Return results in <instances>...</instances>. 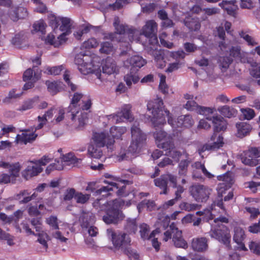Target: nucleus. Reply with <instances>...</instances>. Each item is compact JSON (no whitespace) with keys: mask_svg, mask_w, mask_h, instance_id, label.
Here are the masks:
<instances>
[{"mask_svg":"<svg viewBox=\"0 0 260 260\" xmlns=\"http://www.w3.org/2000/svg\"><path fill=\"white\" fill-rule=\"evenodd\" d=\"M249 248L251 252L260 255V242L251 241L249 244Z\"/></svg>","mask_w":260,"mask_h":260,"instance_id":"nucleus-51","label":"nucleus"},{"mask_svg":"<svg viewBox=\"0 0 260 260\" xmlns=\"http://www.w3.org/2000/svg\"><path fill=\"white\" fill-rule=\"evenodd\" d=\"M92 139L96 145L100 147L106 146L108 148H111V146L115 143V140L108 134L104 132L94 133Z\"/></svg>","mask_w":260,"mask_h":260,"instance_id":"nucleus-12","label":"nucleus"},{"mask_svg":"<svg viewBox=\"0 0 260 260\" xmlns=\"http://www.w3.org/2000/svg\"><path fill=\"white\" fill-rule=\"evenodd\" d=\"M132 106L130 104L124 105L121 109L120 112H118L116 114V120L117 122H120L123 120V119H125L129 121L133 120V115L131 112Z\"/></svg>","mask_w":260,"mask_h":260,"instance_id":"nucleus-17","label":"nucleus"},{"mask_svg":"<svg viewBox=\"0 0 260 260\" xmlns=\"http://www.w3.org/2000/svg\"><path fill=\"white\" fill-rule=\"evenodd\" d=\"M98 45V42L94 38H90L88 40L84 41L82 46L81 48L83 49H90L93 48L97 47Z\"/></svg>","mask_w":260,"mask_h":260,"instance_id":"nucleus-45","label":"nucleus"},{"mask_svg":"<svg viewBox=\"0 0 260 260\" xmlns=\"http://www.w3.org/2000/svg\"><path fill=\"white\" fill-rule=\"evenodd\" d=\"M104 183L105 184H108L111 186L110 187L116 188V189L119 188L116 191V194L119 197H126L128 195V193L125 191L126 186L125 185V184H128L129 183V181L126 180H122L120 181V183L123 184V185L121 186H119L118 183H116L113 182H109V181L105 180Z\"/></svg>","mask_w":260,"mask_h":260,"instance_id":"nucleus-23","label":"nucleus"},{"mask_svg":"<svg viewBox=\"0 0 260 260\" xmlns=\"http://www.w3.org/2000/svg\"><path fill=\"white\" fill-rule=\"evenodd\" d=\"M125 204L120 199L106 201L104 199H97L92 203L93 207L99 211H104L105 215L103 220L106 224H118L125 217L121 209Z\"/></svg>","mask_w":260,"mask_h":260,"instance_id":"nucleus-2","label":"nucleus"},{"mask_svg":"<svg viewBox=\"0 0 260 260\" xmlns=\"http://www.w3.org/2000/svg\"><path fill=\"white\" fill-rule=\"evenodd\" d=\"M140 235L141 238L144 239H149L154 237V231H153L149 235V227L146 224L143 223L140 225Z\"/></svg>","mask_w":260,"mask_h":260,"instance_id":"nucleus-36","label":"nucleus"},{"mask_svg":"<svg viewBox=\"0 0 260 260\" xmlns=\"http://www.w3.org/2000/svg\"><path fill=\"white\" fill-rule=\"evenodd\" d=\"M184 23L190 31H197L201 27V24L197 18H186L184 20Z\"/></svg>","mask_w":260,"mask_h":260,"instance_id":"nucleus-31","label":"nucleus"},{"mask_svg":"<svg viewBox=\"0 0 260 260\" xmlns=\"http://www.w3.org/2000/svg\"><path fill=\"white\" fill-rule=\"evenodd\" d=\"M117 34L124 35L126 34L130 41H133L135 38L134 36L136 32V30L132 28H129L128 26L123 24L116 25L115 28Z\"/></svg>","mask_w":260,"mask_h":260,"instance_id":"nucleus-24","label":"nucleus"},{"mask_svg":"<svg viewBox=\"0 0 260 260\" xmlns=\"http://www.w3.org/2000/svg\"><path fill=\"white\" fill-rule=\"evenodd\" d=\"M127 61L131 66L130 70L137 72L146 63V60L142 57L139 55L132 56L127 59Z\"/></svg>","mask_w":260,"mask_h":260,"instance_id":"nucleus-21","label":"nucleus"},{"mask_svg":"<svg viewBox=\"0 0 260 260\" xmlns=\"http://www.w3.org/2000/svg\"><path fill=\"white\" fill-rule=\"evenodd\" d=\"M259 151L256 148H252L244 152L242 156V162L246 165L255 166L258 164Z\"/></svg>","mask_w":260,"mask_h":260,"instance_id":"nucleus-14","label":"nucleus"},{"mask_svg":"<svg viewBox=\"0 0 260 260\" xmlns=\"http://www.w3.org/2000/svg\"><path fill=\"white\" fill-rule=\"evenodd\" d=\"M237 128V137L243 138L249 134L252 127L251 126L246 122H240L236 124Z\"/></svg>","mask_w":260,"mask_h":260,"instance_id":"nucleus-25","label":"nucleus"},{"mask_svg":"<svg viewBox=\"0 0 260 260\" xmlns=\"http://www.w3.org/2000/svg\"><path fill=\"white\" fill-rule=\"evenodd\" d=\"M157 24L153 20L146 22V24L142 28V34L149 39V42L154 47L158 44L156 36Z\"/></svg>","mask_w":260,"mask_h":260,"instance_id":"nucleus-10","label":"nucleus"},{"mask_svg":"<svg viewBox=\"0 0 260 260\" xmlns=\"http://www.w3.org/2000/svg\"><path fill=\"white\" fill-rule=\"evenodd\" d=\"M138 229V223L136 218H127L124 225V230L128 234H135Z\"/></svg>","mask_w":260,"mask_h":260,"instance_id":"nucleus-29","label":"nucleus"},{"mask_svg":"<svg viewBox=\"0 0 260 260\" xmlns=\"http://www.w3.org/2000/svg\"><path fill=\"white\" fill-rule=\"evenodd\" d=\"M163 101L161 98L149 101L147 105L148 110L151 111L152 117L151 121L156 130L157 128H161L166 122V117L163 113ZM153 136L158 148L165 150L174 148V144L172 137L165 131L161 129L156 131L153 133Z\"/></svg>","mask_w":260,"mask_h":260,"instance_id":"nucleus-1","label":"nucleus"},{"mask_svg":"<svg viewBox=\"0 0 260 260\" xmlns=\"http://www.w3.org/2000/svg\"><path fill=\"white\" fill-rule=\"evenodd\" d=\"M101 147L90 145L88 148V152L90 157L96 159H100L103 155V152Z\"/></svg>","mask_w":260,"mask_h":260,"instance_id":"nucleus-34","label":"nucleus"},{"mask_svg":"<svg viewBox=\"0 0 260 260\" xmlns=\"http://www.w3.org/2000/svg\"><path fill=\"white\" fill-rule=\"evenodd\" d=\"M60 23L61 25L60 26V29L61 31H68L70 29L71 24V20L68 17H60Z\"/></svg>","mask_w":260,"mask_h":260,"instance_id":"nucleus-43","label":"nucleus"},{"mask_svg":"<svg viewBox=\"0 0 260 260\" xmlns=\"http://www.w3.org/2000/svg\"><path fill=\"white\" fill-rule=\"evenodd\" d=\"M113 50V45L111 43L106 42H104L101 45V47L100 51L102 53L106 54H110Z\"/></svg>","mask_w":260,"mask_h":260,"instance_id":"nucleus-50","label":"nucleus"},{"mask_svg":"<svg viewBox=\"0 0 260 260\" xmlns=\"http://www.w3.org/2000/svg\"><path fill=\"white\" fill-rule=\"evenodd\" d=\"M43 168L38 165H34L32 164L27 166L26 168L22 173L23 177L26 179H28L32 177L37 176L39 173L42 172Z\"/></svg>","mask_w":260,"mask_h":260,"instance_id":"nucleus-20","label":"nucleus"},{"mask_svg":"<svg viewBox=\"0 0 260 260\" xmlns=\"http://www.w3.org/2000/svg\"><path fill=\"white\" fill-rule=\"evenodd\" d=\"M200 106L194 101H188L185 105V108L188 110L198 112Z\"/></svg>","mask_w":260,"mask_h":260,"instance_id":"nucleus-57","label":"nucleus"},{"mask_svg":"<svg viewBox=\"0 0 260 260\" xmlns=\"http://www.w3.org/2000/svg\"><path fill=\"white\" fill-rule=\"evenodd\" d=\"M93 220L91 213H85L80 219L81 226L82 228H87Z\"/></svg>","mask_w":260,"mask_h":260,"instance_id":"nucleus-37","label":"nucleus"},{"mask_svg":"<svg viewBox=\"0 0 260 260\" xmlns=\"http://www.w3.org/2000/svg\"><path fill=\"white\" fill-rule=\"evenodd\" d=\"M185 56L186 53L182 50H178L177 51L171 52L170 54V56L176 60L179 59H183Z\"/></svg>","mask_w":260,"mask_h":260,"instance_id":"nucleus-60","label":"nucleus"},{"mask_svg":"<svg viewBox=\"0 0 260 260\" xmlns=\"http://www.w3.org/2000/svg\"><path fill=\"white\" fill-rule=\"evenodd\" d=\"M220 112L224 116L228 118L231 117L234 115V110L227 106H223L221 109Z\"/></svg>","mask_w":260,"mask_h":260,"instance_id":"nucleus-62","label":"nucleus"},{"mask_svg":"<svg viewBox=\"0 0 260 260\" xmlns=\"http://www.w3.org/2000/svg\"><path fill=\"white\" fill-rule=\"evenodd\" d=\"M234 235L233 239L235 242L241 241L245 238L244 231L240 227H236L234 229Z\"/></svg>","mask_w":260,"mask_h":260,"instance_id":"nucleus-40","label":"nucleus"},{"mask_svg":"<svg viewBox=\"0 0 260 260\" xmlns=\"http://www.w3.org/2000/svg\"><path fill=\"white\" fill-rule=\"evenodd\" d=\"M190 163L188 158L181 160L178 164V174L180 176H185L187 173L188 167Z\"/></svg>","mask_w":260,"mask_h":260,"instance_id":"nucleus-35","label":"nucleus"},{"mask_svg":"<svg viewBox=\"0 0 260 260\" xmlns=\"http://www.w3.org/2000/svg\"><path fill=\"white\" fill-rule=\"evenodd\" d=\"M170 182L172 184V187L176 186L177 177L171 174H164L159 178L154 180V184L159 187L161 191L160 194H167L168 193V183Z\"/></svg>","mask_w":260,"mask_h":260,"instance_id":"nucleus-11","label":"nucleus"},{"mask_svg":"<svg viewBox=\"0 0 260 260\" xmlns=\"http://www.w3.org/2000/svg\"><path fill=\"white\" fill-rule=\"evenodd\" d=\"M107 233L116 249L122 250L124 247L130 246L131 239L126 233L122 232H115L111 229H108Z\"/></svg>","mask_w":260,"mask_h":260,"instance_id":"nucleus-7","label":"nucleus"},{"mask_svg":"<svg viewBox=\"0 0 260 260\" xmlns=\"http://www.w3.org/2000/svg\"><path fill=\"white\" fill-rule=\"evenodd\" d=\"M85 190L93 193V195L94 196L105 193L102 194V196L107 197L110 195L109 191L112 190V188L109 187V186H102L100 187L96 182L93 181L88 183Z\"/></svg>","mask_w":260,"mask_h":260,"instance_id":"nucleus-16","label":"nucleus"},{"mask_svg":"<svg viewBox=\"0 0 260 260\" xmlns=\"http://www.w3.org/2000/svg\"><path fill=\"white\" fill-rule=\"evenodd\" d=\"M20 170L21 167L17 165L12 166L9 172V174L3 173L0 175V184L15 183L17 178L19 176Z\"/></svg>","mask_w":260,"mask_h":260,"instance_id":"nucleus-13","label":"nucleus"},{"mask_svg":"<svg viewBox=\"0 0 260 260\" xmlns=\"http://www.w3.org/2000/svg\"><path fill=\"white\" fill-rule=\"evenodd\" d=\"M46 84L47 86L49 92L52 95L56 94L62 87L63 83L61 81H46Z\"/></svg>","mask_w":260,"mask_h":260,"instance_id":"nucleus-30","label":"nucleus"},{"mask_svg":"<svg viewBox=\"0 0 260 260\" xmlns=\"http://www.w3.org/2000/svg\"><path fill=\"white\" fill-rule=\"evenodd\" d=\"M35 98L32 99H29L25 101L20 108L21 111H26L33 108Z\"/></svg>","mask_w":260,"mask_h":260,"instance_id":"nucleus-59","label":"nucleus"},{"mask_svg":"<svg viewBox=\"0 0 260 260\" xmlns=\"http://www.w3.org/2000/svg\"><path fill=\"white\" fill-rule=\"evenodd\" d=\"M219 66L221 68L227 69L233 61L230 57L224 56L220 59Z\"/></svg>","mask_w":260,"mask_h":260,"instance_id":"nucleus-55","label":"nucleus"},{"mask_svg":"<svg viewBox=\"0 0 260 260\" xmlns=\"http://www.w3.org/2000/svg\"><path fill=\"white\" fill-rule=\"evenodd\" d=\"M126 132V128L124 126H113L110 129L109 135L115 140V139H120Z\"/></svg>","mask_w":260,"mask_h":260,"instance_id":"nucleus-33","label":"nucleus"},{"mask_svg":"<svg viewBox=\"0 0 260 260\" xmlns=\"http://www.w3.org/2000/svg\"><path fill=\"white\" fill-rule=\"evenodd\" d=\"M160 82L159 84V89L160 91L164 94H167L168 93L169 87L166 83V77L163 74L159 75Z\"/></svg>","mask_w":260,"mask_h":260,"instance_id":"nucleus-44","label":"nucleus"},{"mask_svg":"<svg viewBox=\"0 0 260 260\" xmlns=\"http://www.w3.org/2000/svg\"><path fill=\"white\" fill-rule=\"evenodd\" d=\"M231 187L230 185L226 183H221L218 185L217 190L218 193L221 197L222 196V194L225 193V190Z\"/></svg>","mask_w":260,"mask_h":260,"instance_id":"nucleus-63","label":"nucleus"},{"mask_svg":"<svg viewBox=\"0 0 260 260\" xmlns=\"http://www.w3.org/2000/svg\"><path fill=\"white\" fill-rule=\"evenodd\" d=\"M236 3V0H224L219 4V6L229 13V12L231 11V6H235Z\"/></svg>","mask_w":260,"mask_h":260,"instance_id":"nucleus-53","label":"nucleus"},{"mask_svg":"<svg viewBox=\"0 0 260 260\" xmlns=\"http://www.w3.org/2000/svg\"><path fill=\"white\" fill-rule=\"evenodd\" d=\"M46 24L43 20H40L35 22L33 24L34 31L40 32L42 34H45L46 32Z\"/></svg>","mask_w":260,"mask_h":260,"instance_id":"nucleus-41","label":"nucleus"},{"mask_svg":"<svg viewBox=\"0 0 260 260\" xmlns=\"http://www.w3.org/2000/svg\"><path fill=\"white\" fill-rule=\"evenodd\" d=\"M88 114L87 113H82L80 117L78 118L79 124L77 128L78 130L83 129L85 125L88 121Z\"/></svg>","mask_w":260,"mask_h":260,"instance_id":"nucleus-48","label":"nucleus"},{"mask_svg":"<svg viewBox=\"0 0 260 260\" xmlns=\"http://www.w3.org/2000/svg\"><path fill=\"white\" fill-rule=\"evenodd\" d=\"M122 250L130 260H138L139 258V254L129 247V246L124 247Z\"/></svg>","mask_w":260,"mask_h":260,"instance_id":"nucleus-38","label":"nucleus"},{"mask_svg":"<svg viewBox=\"0 0 260 260\" xmlns=\"http://www.w3.org/2000/svg\"><path fill=\"white\" fill-rule=\"evenodd\" d=\"M37 70H38L37 69ZM41 71H36L31 69H27L23 73V80L24 81H27L32 78V80L36 81L41 78Z\"/></svg>","mask_w":260,"mask_h":260,"instance_id":"nucleus-28","label":"nucleus"},{"mask_svg":"<svg viewBox=\"0 0 260 260\" xmlns=\"http://www.w3.org/2000/svg\"><path fill=\"white\" fill-rule=\"evenodd\" d=\"M124 80L129 87L132 85V83H137L140 80L138 72L130 70L129 73L124 76Z\"/></svg>","mask_w":260,"mask_h":260,"instance_id":"nucleus-32","label":"nucleus"},{"mask_svg":"<svg viewBox=\"0 0 260 260\" xmlns=\"http://www.w3.org/2000/svg\"><path fill=\"white\" fill-rule=\"evenodd\" d=\"M182 231L179 230L176 225L173 222L164 234L163 241L167 242L172 239V241L176 247L186 249L188 247L187 242L184 239L182 235Z\"/></svg>","mask_w":260,"mask_h":260,"instance_id":"nucleus-4","label":"nucleus"},{"mask_svg":"<svg viewBox=\"0 0 260 260\" xmlns=\"http://www.w3.org/2000/svg\"><path fill=\"white\" fill-rule=\"evenodd\" d=\"M132 142L128 150L135 153L146 140V135L143 133L139 127V124L135 121L131 127Z\"/></svg>","mask_w":260,"mask_h":260,"instance_id":"nucleus-6","label":"nucleus"},{"mask_svg":"<svg viewBox=\"0 0 260 260\" xmlns=\"http://www.w3.org/2000/svg\"><path fill=\"white\" fill-rule=\"evenodd\" d=\"M49 25L54 29L57 28L60 25V17H56L55 15L51 16L49 20Z\"/></svg>","mask_w":260,"mask_h":260,"instance_id":"nucleus-61","label":"nucleus"},{"mask_svg":"<svg viewBox=\"0 0 260 260\" xmlns=\"http://www.w3.org/2000/svg\"><path fill=\"white\" fill-rule=\"evenodd\" d=\"M211 120V118L210 119ZM213 124L214 134L226 129V121L221 116H213L212 118Z\"/></svg>","mask_w":260,"mask_h":260,"instance_id":"nucleus-22","label":"nucleus"},{"mask_svg":"<svg viewBox=\"0 0 260 260\" xmlns=\"http://www.w3.org/2000/svg\"><path fill=\"white\" fill-rule=\"evenodd\" d=\"M210 236L223 244L226 247H231L230 231L229 229L223 224H217L210 231Z\"/></svg>","mask_w":260,"mask_h":260,"instance_id":"nucleus-5","label":"nucleus"},{"mask_svg":"<svg viewBox=\"0 0 260 260\" xmlns=\"http://www.w3.org/2000/svg\"><path fill=\"white\" fill-rule=\"evenodd\" d=\"M198 205L196 204H190L187 202H182L179 205V208L186 211H191L197 209Z\"/></svg>","mask_w":260,"mask_h":260,"instance_id":"nucleus-49","label":"nucleus"},{"mask_svg":"<svg viewBox=\"0 0 260 260\" xmlns=\"http://www.w3.org/2000/svg\"><path fill=\"white\" fill-rule=\"evenodd\" d=\"M90 197L89 194H83L81 192L77 191L75 200L78 204H84L88 202Z\"/></svg>","mask_w":260,"mask_h":260,"instance_id":"nucleus-39","label":"nucleus"},{"mask_svg":"<svg viewBox=\"0 0 260 260\" xmlns=\"http://www.w3.org/2000/svg\"><path fill=\"white\" fill-rule=\"evenodd\" d=\"M117 66L114 60L108 57L105 61V64L103 66V72L104 73L111 75L116 72Z\"/></svg>","mask_w":260,"mask_h":260,"instance_id":"nucleus-27","label":"nucleus"},{"mask_svg":"<svg viewBox=\"0 0 260 260\" xmlns=\"http://www.w3.org/2000/svg\"><path fill=\"white\" fill-rule=\"evenodd\" d=\"M100 58L94 54H77L75 58V62L78 65L80 72L83 75L94 73L101 71Z\"/></svg>","mask_w":260,"mask_h":260,"instance_id":"nucleus-3","label":"nucleus"},{"mask_svg":"<svg viewBox=\"0 0 260 260\" xmlns=\"http://www.w3.org/2000/svg\"><path fill=\"white\" fill-rule=\"evenodd\" d=\"M214 110V108L200 106L197 113L207 116L206 118L209 119L208 116L212 114Z\"/></svg>","mask_w":260,"mask_h":260,"instance_id":"nucleus-47","label":"nucleus"},{"mask_svg":"<svg viewBox=\"0 0 260 260\" xmlns=\"http://www.w3.org/2000/svg\"><path fill=\"white\" fill-rule=\"evenodd\" d=\"M63 70L62 65L53 67H47L45 73L48 75H58Z\"/></svg>","mask_w":260,"mask_h":260,"instance_id":"nucleus-42","label":"nucleus"},{"mask_svg":"<svg viewBox=\"0 0 260 260\" xmlns=\"http://www.w3.org/2000/svg\"><path fill=\"white\" fill-rule=\"evenodd\" d=\"M164 112L168 118V123L173 128H188L191 127L193 124V120L192 117L189 115H181L177 118V120H175L169 110L167 109L164 110V111H163V113Z\"/></svg>","mask_w":260,"mask_h":260,"instance_id":"nucleus-8","label":"nucleus"},{"mask_svg":"<svg viewBox=\"0 0 260 260\" xmlns=\"http://www.w3.org/2000/svg\"><path fill=\"white\" fill-rule=\"evenodd\" d=\"M171 150V149L169 150V155L175 159H177L178 160L179 159V158H180V157L182 155H185V156L186 158H188L189 154H188V153L186 152V151L185 150H183L182 152H181L179 151H178V150Z\"/></svg>","mask_w":260,"mask_h":260,"instance_id":"nucleus-46","label":"nucleus"},{"mask_svg":"<svg viewBox=\"0 0 260 260\" xmlns=\"http://www.w3.org/2000/svg\"><path fill=\"white\" fill-rule=\"evenodd\" d=\"M191 247L193 250L198 252H204L208 249V240L205 237L193 239Z\"/></svg>","mask_w":260,"mask_h":260,"instance_id":"nucleus-19","label":"nucleus"},{"mask_svg":"<svg viewBox=\"0 0 260 260\" xmlns=\"http://www.w3.org/2000/svg\"><path fill=\"white\" fill-rule=\"evenodd\" d=\"M212 189L202 184H194L189 187L190 195L198 202H206L211 194Z\"/></svg>","mask_w":260,"mask_h":260,"instance_id":"nucleus-9","label":"nucleus"},{"mask_svg":"<svg viewBox=\"0 0 260 260\" xmlns=\"http://www.w3.org/2000/svg\"><path fill=\"white\" fill-rule=\"evenodd\" d=\"M38 237L37 241L42 245L44 250L46 251L48 248V244L46 239L48 236L46 234H39Z\"/></svg>","mask_w":260,"mask_h":260,"instance_id":"nucleus-58","label":"nucleus"},{"mask_svg":"<svg viewBox=\"0 0 260 260\" xmlns=\"http://www.w3.org/2000/svg\"><path fill=\"white\" fill-rule=\"evenodd\" d=\"M62 160L64 162H70L71 164L78 162V158L72 153H69L62 156Z\"/></svg>","mask_w":260,"mask_h":260,"instance_id":"nucleus-56","label":"nucleus"},{"mask_svg":"<svg viewBox=\"0 0 260 260\" xmlns=\"http://www.w3.org/2000/svg\"><path fill=\"white\" fill-rule=\"evenodd\" d=\"M47 222L49 224L53 229H58V225L57 223V218L56 216H51L47 219Z\"/></svg>","mask_w":260,"mask_h":260,"instance_id":"nucleus-64","label":"nucleus"},{"mask_svg":"<svg viewBox=\"0 0 260 260\" xmlns=\"http://www.w3.org/2000/svg\"><path fill=\"white\" fill-rule=\"evenodd\" d=\"M83 98V94L80 92H75L71 99L70 104L68 107V112L71 113V119L74 120L76 114L80 109L78 103Z\"/></svg>","mask_w":260,"mask_h":260,"instance_id":"nucleus-15","label":"nucleus"},{"mask_svg":"<svg viewBox=\"0 0 260 260\" xmlns=\"http://www.w3.org/2000/svg\"><path fill=\"white\" fill-rule=\"evenodd\" d=\"M241 110L244 118L246 119L250 120L255 116L254 111L252 109H242Z\"/></svg>","mask_w":260,"mask_h":260,"instance_id":"nucleus-54","label":"nucleus"},{"mask_svg":"<svg viewBox=\"0 0 260 260\" xmlns=\"http://www.w3.org/2000/svg\"><path fill=\"white\" fill-rule=\"evenodd\" d=\"M28 15L27 9L22 7H17L10 11L9 16L10 19L14 22L17 21L19 19H24Z\"/></svg>","mask_w":260,"mask_h":260,"instance_id":"nucleus-18","label":"nucleus"},{"mask_svg":"<svg viewBox=\"0 0 260 260\" xmlns=\"http://www.w3.org/2000/svg\"><path fill=\"white\" fill-rule=\"evenodd\" d=\"M76 192L73 188L67 189L64 192L63 200L64 201H71L73 198L75 199Z\"/></svg>","mask_w":260,"mask_h":260,"instance_id":"nucleus-52","label":"nucleus"},{"mask_svg":"<svg viewBox=\"0 0 260 260\" xmlns=\"http://www.w3.org/2000/svg\"><path fill=\"white\" fill-rule=\"evenodd\" d=\"M38 135L35 133H31L27 134L22 133L21 135L18 134L16 137V142L17 143H23L26 144L27 143H31L36 140Z\"/></svg>","mask_w":260,"mask_h":260,"instance_id":"nucleus-26","label":"nucleus"}]
</instances>
